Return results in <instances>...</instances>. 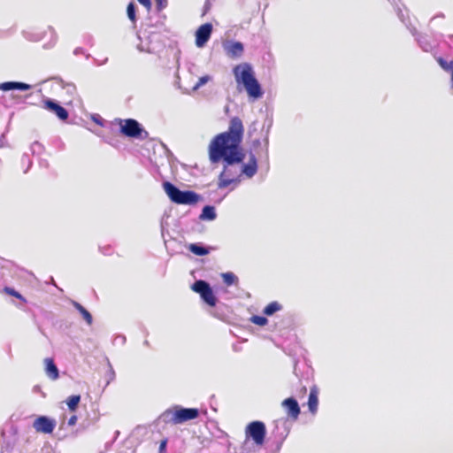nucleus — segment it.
<instances>
[{"label":"nucleus","mask_w":453,"mask_h":453,"mask_svg":"<svg viewBox=\"0 0 453 453\" xmlns=\"http://www.w3.org/2000/svg\"><path fill=\"white\" fill-rule=\"evenodd\" d=\"M438 63L445 71L453 70V61L448 63L447 61L440 58L438 59Z\"/></svg>","instance_id":"26"},{"label":"nucleus","mask_w":453,"mask_h":453,"mask_svg":"<svg viewBox=\"0 0 453 453\" xmlns=\"http://www.w3.org/2000/svg\"><path fill=\"white\" fill-rule=\"evenodd\" d=\"M239 167H240V171H241V175L243 173L249 178L254 176L257 171V164L256 157L254 155H251L249 162L241 166L239 165Z\"/></svg>","instance_id":"14"},{"label":"nucleus","mask_w":453,"mask_h":453,"mask_svg":"<svg viewBox=\"0 0 453 453\" xmlns=\"http://www.w3.org/2000/svg\"><path fill=\"white\" fill-rule=\"evenodd\" d=\"M281 309H282V305L280 303H279L278 302L274 301V302H271L270 303H268L265 307L263 312L266 316H272L273 314L280 311Z\"/></svg>","instance_id":"19"},{"label":"nucleus","mask_w":453,"mask_h":453,"mask_svg":"<svg viewBox=\"0 0 453 453\" xmlns=\"http://www.w3.org/2000/svg\"><path fill=\"white\" fill-rule=\"evenodd\" d=\"M200 219L202 220H213L216 219V212L213 206L206 205L203 207L202 213L200 215Z\"/></svg>","instance_id":"18"},{"label":"nucleus","mask_w":453,"mask_h":453,"mask_svg":"<svg viewBox=\"0 0 453 453\" xmlns=\"http://www.w3.org/2000/svg\"><path fill=\"white\" fill-rule=\"evenodd\" d=\"M31 88V85L19 81H5L0 83V90L2 91H10L14 89L25 91Z\"/></svg>","instance_id":"15"},{"label":"nucleus","mask_w":453,"mask_h":453,"mask_svg":"<svg viewBox=\"0 0 453 453\" xmlns=\"http://www.w3.org/2000/svg\"><path fill=\"white\" fill-rule=\"evenodd\" d=\"M281 406L288 418L296 420L300 415L301 410L297 401L293 397H288L282 401Z\"/></svg>","instance_id":"10"},{"label":"nucleus","mask_w":453,"mask_h":453,"mask_svg":"<svg viewBox=\"0 0 453 453\" xmlns=\"http://www.w3.org/2000/svg\"><path fill=\"white\" fill-rule=\"evenodd\" d=\"M33 427L37 433L51 434L56 427V421L46 416H40L35 419Z\"/></svg>","instance_id":"8"},{"label":"nucleus","mask_w":453,"mask_h":453,"mask_svg":"<svg viewBox=\"0 0 453 453\" xmlns=\"http://www.w3.org/2000/svg\"><path fill=\"white\" fill-rule=\"evenodd\" d=\"M191 289L198 293L204 303L209 306L214 307L217 303V297L215 296L210 284L203 280L195 281Z\"/></svg>","instance_id":"5"},{"label":"nucleus","mask_w":453,"mask_h":453,"mask_svg":"<svg viewBox=\"0 0 453 453\" xmlns=\"http://www.w3.org/2000/svg\"><path fill=\"white\" fill-rule=\"evenodd\" d=\"M76 420H77V417L76 416H72L69 420H68V424L73 426L76 423Z\"/></svg>","instance_id":"31"},{"label":"nucleus","mask_w":453,"mask_h":453,"mask_svg":"<svg viewBox=\"0 0 453 453\" xmlns=\"http://www.w3.org/2000/svg\"><path fill=\"white\" fill-rule=\"evenodd\" d=\"M142 5H143L147 11H150L151 8V1L150 0H137Z\"/></svg>","instance_id":"28"},{"label":"nucleus","mask_w":453,"mask_h":453,"mask_svg":"<svg viewBox=\"0 0 453 453\" xmlns=\"http://www.w3.org/2000/svg\"><path fill=\"white\" fill-rule=\"evenodd\" d=\"M319 395V388L316 385L312 386L310 389L309 398H308V403H307L309 411L312 415H315L318 412Z\"/></svg>","instance_id":"13"},{"label":"nucleus","mask_w":453,"mask_h":453,"mask_svg":"<svg viewBox=\"0 0 453 453\" xmlns=\"http://www.w3.org/2000/svg\"><path fill=\"white\" fill-rule=\"evenodd\" d=\"M245 434L247 438H251L257 445L262 446L266 434L265 426L262 421H252L246 426Z\"/></svg>","instance_id":"6"},{"label":"nucleus","mask_w":453,"mask_h":453,"mask_svg":"<svg viewBox=\"0 0 453 453\" xmlns=\"http://www.w3.org/2000/svg\"><path fill=\"white\" fill-rule=\"evenodd\" d=\"M212 29L213 27L211 23L203 24L197 28L196 32V45L198 48H203L211 38Z\"/></svg>","instance_id":"9"},{"label":"nucleus","mask_w":453,"mask_h":453,"mask_svg":"<svg viewBox=\"0 0 453 453\" xmlns=\"http://www.w3.org/2000/svg\"><path fill=\"white\" fill-rule=\"evenodd\" d=\"M223 48L231 58H240L244 52V47L241 42H226L223 44Z\"/></svg>","instance_id":"11"},{"label":"nucleus","mask_w":453,"mask_h":453,"mask_svg":"<svg viewBox=\"0 0 453 453\" xmlns=\"http://www.w3.org/2000/svg\"><path fill=\"white\" fill-rule=\"evenodd\" d=\"M80 402H81L80 395H73L69 396L66 400L68 408L73 411L77 409Z\"/></svg>","instance_id":"21"},{"label":"nucleus","mask_w":453,"mask_h":453,"mask_svg":"<svg viewBox=\"0 0 453 453\" xmlns=\"http://www.w3.org/2000/svg\"><path fill=\"white\" fill-rule=\"evenodd\" d=\"M119 124L120 132L127 137L141 140H144L149 137V133L134 119H120Z\"/></svg>","instance_id":"4"},{"label":"nucleus","mask_w":453,"mask_h":453,"mask_svg":"<svg viewBox=\"0 0 453 453\" xmlns=\"http://www.w3.org/2000/svg\"><path fill=\"white\" fill-rule=\"evenodd\" d=\"M163 188L172 202L177 204H196L199 196L191 190L181 191L169 181L163 183Z\"/></svg>","instance_id":"3"},{"label":"nucleus","mask_w":453,"mask_h":453,"mask_svg":"<svg viewBox=\"0 0 453 453\" xmlns=\"http://www.w3.org/2000/svg\"><path fill=\"white\" fill-rule=\"evenodd\" d=\"M233 74L236 83L244 87L250 97L257 99L263 96V90L250 64L241 63L235 65L233 68Z\"/></svg>","instance_id":"2"},{"label":"nucleus","mask_w":453,"mask_h":453,"mask_svg":"<svg viewBox=\"0 0 453 453\" xmlns=\"http://www.w3.org/2000/svg\"><path fill=\"white\" fill-rule=\"evenodd\" d=\"M306 393H307V388H306V387H304V386H303V387H302V388H301V389H300V394H301L302 395H304Z\"/></svg>","instance_id":"32"},{"label":"nucleus","mask_w":453,"mask_h":453,"mask_svg":"<svg viewBox=\"0 0 453 453\" xmlns=\"http://www.w3.org/2000/svg\"><path fill=\"white\" fill-rule=\"evenodd\" d=\"M188 250L197 256H204L209 253V250L202 246H198L197 244H190Z\"/></svg>","instance_id":"22"},{"label":"nucleus","mask_w":453,"mask_h":453,"mask_svg":"<svg viewBox=\"0 0 453 453\" xmlns=\"http://www.w3.org/2000/svg\"><path fill=\"white\" fill-rule=\"evenodd\" d=\"M68 102L63 100L54 101L49 98H43L42 100V107L44 110L53 111L55 113H67L62 104H68Z\"/></svg>","instance_id":"12"},{"label":"nucleus","mask_w":453,"mask_h":453,"mask_svg":"<svg viewBox=\"0 0 453 453\" xmlns=\"http://www.w3.org/2000/svg\"><path fill=\"white\" fill-rule=\"evenodd\" d=\"M45 372L49 378L55 380L59 377L58 369L54 363V360L50 357L45 358Z\"/></svg>","instance_id":"16"},{"label":"nucleus","mask_w":453,"mask_h":453,"mask_svg":"<svg viewBox=\"0 0 453 453\" xmlns=\"http://www.w3.org/2000/svg\"><path fill=\"white\" fill-rule=\"evenodd\" d=\"M169 412H165L168 414ZM172 413L171 422L173 424H180L188 420L195 419L198 417L199 411L196 408H180Z\"/></svg>","instance_id":"7"},{"label":"nucleus","mask_w":453,"mask_h":453,"mask_svg":"<svg viewBox=\"0 0 453 453\" xmlns=\"http://www.w3.org/2000/svg\"><path fill=\"white\" fill-rule=\"evenodd\" d=\"M127 13L128 19L132 21L133 24L136 22V15H135V5L134 3H129L127 7Z\"/></svg>","instance_id":"24"},{"label":"nucleus","mask_w":453,"mask_h":453,"mask_svg":"<svg viewBox=\"0 0 453 453\" xmlns=\"http://www.w3.org/2000/svg\"><path fill=\"white\" fill-rule=\"evenodd\" d=\"M250 321L255 325L264 326L267 324L268 320L265 317L254 315L250 318Z\"/></svg>","instance_id":"25"},{"label":"nucleus","mask_w":453,"mask_h":453,"mask_svg":"<svg viewBox=\"0 0 453 453\" xmlns=\"http://www.w3.org/2000/svg\"><path fill=\"white\" fill-rule=\"evenodd\" d=\"M221 277L226 286L235 285L238 283V278L233 273H224L221 274Z\"/></svg>","instance_id":"20"},{"label":"nucleus","mask_w":453,"mask_h":453,"mask_svg":"<svg viewBox=\"0 0 453 453\" xmlns=\"http://www.w3.org/2000/svg\"><path fill=\"white\" fill-rule=\"evenodd\" d=\"M73 305L81 314L87 324L90 326L93 322V318L90 312L78 302L73 301Z\"/></svg>","instance_id":"17"},{"label":"nucleus","mask_w":453,"mask_h":453,"mask_svg":"<svg viewBox=\"0 0 453 453\" xmlns=\"http://www.w3.org/2000/svg\"><path fill=\"white\" fill-rule=\"evenodd\" d=\"M210 80V77L205 75V76H203V77H200L198 81L196 83V85L194 86L193 89L194 90H196L197 88H199L201 86L204 85L206 82H208V81Z\"/></svg>","instance_id":"27"},{"label":"nucleus","mask_w":453,"mask_h":453,"mask_svg":"<svg viewBox=\"0 0 453 453\" xmlns=\"http://www.w3.org/2000/svg\"><path fill=\"white\" fill-rule=\"evenodd\" d=\"M5 294L14 296L19 300H21L23 303H27V300L24 296H22L18 291H16L14 288L10 287H4L3 290Z\"/></svg>","instance_id":"23"},{"label":"nucleus","mask_w":453,"mask_h":453,"mask_svg":"<svg viewBox=\"0 0 453 453\" xmlns=\"http://www.w3.org/2000/svg\"><path fill=\"white\" fill-rule=\"evenodd\" d=\"M166 441H162L159 446V452L164 453L165 450Z\"/></svg>","instance_id":"30"},{"label":"nucleus","mask_w":453,"mask_h":453,"mask_svg":"<svg viewBox=\"0 0 453 453\" xmlns=\"http://www.w3.org/2000/svg\"><path fill=\"white\" fill-rule=\"evenodd\" d=\"M242 134V122L238 117H234L231 120L228 131L216 135L209 145L210 160L212 163H218L220 160L225 162L223 171L219 177V188H227L239 180L241 171L236 165L242 162L244 158V154L240 148Z\"/></svg>","instance_id":"1"},{"label":"nucleus","mask_w":453,"mask_h":453,"mask_svg":"<svg viewBox=\"0 0 453 453\" xmlns=\"http://www.w3.org/2000/svg\"><path fill=\"white\" fill-rule=\"evenodd\" d=\"M91 119L100 126H103V119L101 115H91Z\"/></svg>","instance_id":"29"},{"label":"nucleus","mask_w":453,"mask_h":453,"mask_svg":"<svg viewBox=\"0 0 453 453\" xmlns=\"http://www.w3.org/2000/svg\"><path fill=\"white\" fill-rule=\"evenodd\" d=\"M58 118L63 120V121H65L68 118L69 115H58Z\"/></svg>","instance_id":"33"}]
</instances>
